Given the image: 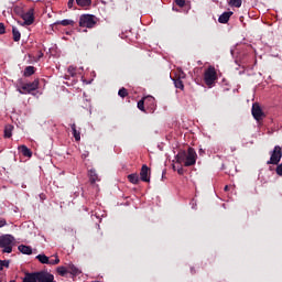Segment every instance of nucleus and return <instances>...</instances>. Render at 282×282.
I'll return each mask as SVG.
<instances>
[{
  "label": "nucleus",
  "mask_w": 282,
  "mask_h": 282,
  "mask_svg": "<svg viewBox=\"0 0 282 282\" xmlns=\"http://www.w3.org/2000/svg\"><path fill=\"white\" fill-rule=\"evenodd\" d=\"M232 15V11L224 12L219 18V23H228L230 21V17Z\"/></svg>",
  "instance_id": "14"
},
{
  "label": "nucleus",
  "mask_w": 282,
  "mask_h": 282,
  "mask_svg": "<svg viewBox=\"0 0 282 282\" xmlns=\"http://www.w3.org/2000/svg\"><path fill=\"white\" fill-rule=\"evenodd\" d=\"M12 246H14V237L12 235L0 236V248L3 253L10 254L12 252Z\"/></svg>",
  "instance_id": "2"
},
{
  "label": "nucleus",
  "mask_w": 282,
  "mask_h": 282,
  "mask_svg": "<svg viewBox=\"0 0 282 282\" xmlns=\"http://www.w3.org/2000/svg\"><path fill=\"white\" fill-rule=\"evenodd\" d=\"M228 3L231 8H241L242 1L241 0H229Z\"/></svg>",
  "instance_id": "26"
},
{
  "label": "nucleus",
  "mask_w": 282,
  "mask_h": 282,
  "mask_svg": "<svg viewBox=\"0 0 282 282\" xmlns=\"http://www.w3.org/2000/svg\"><path fill=\"white\" fill-rule=\"evenodd\" d=\"M34 72H35L34 66H26L24 69L23 76L28 78L30 76H33Z\"/></svg>",
  "instance_id": "20"
},
{
  "label": "nucleus",
  "mask_w": 282,
  "mask_h": 282,
  "mask_svg": "<svg viewBox=\"0 0 282 282\" xmlns=\"http://www.w3.org/2000/svg\"><path fill=\"white\" fill-rule=\"evenodd\" d=\"M1 270H3V267H0V272H1Z\"/></svg>",
  "instance_id": "43"
},
{
  "label": "nucleus",
  "mask_w": 282,
  "mask_h": 282,
  "mask_svg": "<svg viewBox=\"0 0 282 282\" xmlns=\"http://www.w3.org/2000/svg\"><path fill=\"white\" fill-rule=\"evenodd\" d=\"M118 96H120V98H127V96H129V91L127 90V88H121L118 91Z\"/></svg>",
  "instance_id": "27"
},
{
  "label": "nucleus",
  "mask_w": 282,
  "mask_h": 282,
  "mask_svg": "<svg viewBox=\"0 0 282 282\" xmlns=\"http://www.w3.org/2000/svg\"><path fill=\"white\" fill-rule=\"evenodd\" d=\"M252 116L254 118V120H262L263 119V116H265L263 113V110L261 109V106H259V104H253L252 105Z\"/></svg>",
  "instance_id": "9"
},
{
  "label": "nucleus",
  "mask_w": 282,
  "mask_h": 282,
  "mask_svg": "<svg viewBox=\"0 0 282 282\" xmlns=\"http://www.w3.org/2000/svg\"><path fill=\"white\" fill-rule=\"evenodd\" d=\"M173 80H174V85H175L176 89L184 90V82H182V79L174 78Z\"/></svg>",
  "instance_id": "25"
},
{
  "label": "nucleus",
  "mask_w": 282,
  "mask_h": 282,
  "mask_svg": "<svg viewBox=\"0 0 282 282\" xmlns=\"http://www.w3.org/2000/svg\"><path fill=\"white\" fill-rule=\"evenodd\" d=\"M282 158V148L280 145H275L273 151H271V158L267 162V164H273L276 165L279 162H281Z\"/></svg>",
  "instance_id": "6"
},
{
  "label": "nucleus",
  "mask_w": 282,
  "mask_h": 282,
  "mask_svg": "<svg viewBox=\"0 0 282 282\" xmlns=\"http://www.w3.org/2000/svg\"><path fill=\"white\" fill-rule=\"evenodd\" d=\"M72 23H74V21H72V20H62L61 21V25H64V26L72 25Z\"/></svg>",
  "instance_id": "34"
},
{
  "label": "nucleus",
  "mask_w": 282,
  "mask_h": 282,
  "mask_svg": "<svg viewBox=\"0 0 282 282\" xmlns=\"http://www.w3.org/2000/svg\"><path fill=\"white\" fill-rule=\"evenodd\" d=\"M175 3L178 8H184V6H186V0H175Z\"/></svg>",
  "instance_id": "32"
},
{
  "label": "nucleus",
  "mask_w": 282,
  "mask_h": 282,
  "mask_svg": "<svg viewBox=\"0 0 282 282\" xmlns=\"http://www.w3.org/2000/svg\"><path fill=\"white\" fill-rule=\"evenodd\" d=\"M204 80L207 87H212L215 84V80H217V70H215V67L209 66L205 70Z\"/></svg>",
  "instance_id": "3"
},
{
  "label": "nucleus",
  "mask_w": 282,
  "mask_h": 282,
  "mask_svg": "<svg viewBox=\"0 0 282 282\" xmlns=\"http://www.w3.org/2000/svg\"><path fill=\"white\" fill-rule=\"evenodd\" d=\"M67 270L69 274H73V276H78V274H83V271H80V269H78L74 264H68Z\"/></svg>",
  "instance_id": "13"
},
{
  "label": "nucleus",
  "mask_w": 282,
  "mask_h": 282,
  "mask_svg": "<svg viewBox=\"0 0 282 282\" xmlns=\"http://www.w3.org/2000/svg\"><path fill=\"white\" fill-rule=\"evenodd\" d=\"M177 173H178V175H184V169H182V167L178 169V170H177Z\"/></svg>",
  "instance_id": "40"
},
{
  "label": "nucleus",
  "mask_w": 282,
  "mask_h": 282,
  "mask_svg": "<svg viewBox=\"0 0 282 282\" xmlns=\"http://www.w3.org/2000/svg\"><path fill=\"white\" fill-rule=\"evenodd\" d=\"M39 58H43V52H40Z\"/></svg>",
  "instance_id": "42"
},
{
  "label": "nucleus",
  "mask_w": 282,
  "mask_h": 282,
  "mask_svg": "<svg viewBox=\"0 0 282 282\" xmlns=\"http://www.w3.org/2000/svg\"><path fill=\"white\" fill-rule=\"evenodd\" d=\"M145 99V107L149 110V113H153L155 111V98L153 96L144 97Z\"/></svg>",
  "instance_id": "10"
},
{
  "label": "nucleus",
  "mask_w": 282,
  "mask_h": 282,
  "mask_svg": "<svg viewBox=\"0 0 282 282\" xmlns=\"http://www.w3.org/2000/svg\"><path fill=\"white\" fill-rule=\"evenodd\" d=\"M89 177H90L91 184H96V182H100V178L98 177V174L96 173V170L89 171Z\"/></svg>",
  "instance_id": "18"
},
{
  "label": "nucleus",
  "mask_w": 282,
  "mask_h": 282,
  "mask_svg": "<svg viewBox=\"0 0 282 282\" xmlns=\"http://www.w3.org/2000/svg\"><path fill=\"white\" fill-rule=\"evenodd\" d=\"M68 74H69L70 76H76V67L69 66V67H68Z\"/></svg>",
  "instance_id": "33"
},
{
  "label": "nucleus",
  "mask_w": 282,
  "mask_h": 282,
  "mask_svg": "<svg viewBox=\"0 0 282 282\" xmlns=\"http://www.w3.org/2000/svg\"><path fill=\"white\" fill-rule=\"evenodd\" d=\"M96 25V17L91 14H83L79 18V26L80 28H88L91 30Z\"/></svg>",
  "instance_id": "4"
},
{
  "label": "nucleus",
  "mask_w": 282,
  "mask_h": 282,
  "mask_svg": "<svg viewBox=\"0 0 282 282\" xmlns=\"http://www.w3.org/2000/svg\"><path fill=\"white\" fill-rule=\"evenodd\" d=\"M35 259H37V261H40V263H43V264H46V265H48V263H50V258L45 254H37L35 257Z\"/></svg>",
  "instance_id": "19"
},
{
  "label": "nucleus",
  "mask_w": 282,
  "mask_h": 282,
  "mask_svg": "<svg viewBox=\"0 0 282 282\" xmlns=\"http://www.w3.org/2000/svg\"><path fill=\"white\" fill-rule=\"evenodd\" d=\"M6 219L4 218H0V228H3V226H6Z\"/></svg>",
  "instance_id": "38"
},
{
  "label": "nucleus",
  "mask_w": 282,
  "mask_h": 282,
  "mask_svg": "<svg viewBox=\"0 0 282 282\" xmlns=\"http://www.w3.org/2000/svg\"><path fill=\"white\" fill-rule=\"evenodd\" d=\"M224 189H225V192H228V191H230V186L226 185Z\"/></svg>",
  "instance_id": "41"
},
{
  "label": "nucleus",
  "mask_w": 282,
  "mask_h": 282,
  "mask_svg": "<svg viewBox=\"0 0 282 282\" xmlns=\"http://www.w3.org/2000/svg\"><path fill=\"white\" fill-rule=\"evenodd\" d=\"M76 3L79 8H87L88 6H91V0H76Z\"/></svg>",
  "instance_id": "23"
},
{
  "label": "nucleus",
  "mask_w": 282,
  "mask_h": 282,
  "mask_svg": "<svg viewBox=\"0 0 282 282\" xmlns=\"http://www.w3.org/2000/svg\"><path fill=\"white\" fill-rule=\"evenodd\" d=\"M74 7V0H68V8H73Z\"/></svg>",
  "instance_id": "39"
},
{
  "label": "nucleus",
  "mask_w": 282,
  "mask_h": 282,
  "mask_svg": "<svg viewBox=\"0 0 282 282\" xmlns=\"http://www.w3.org/2000/svg\"><path fill=\"white\" fill-rule=\"evenodd\" d=\"M22 282H39V273H25V276L23 278Z\"/></svg>",
  "instance_id": "12"
},
{
  "label": "nucleus",
  "mask_w": 282,
  "mask_h": 282,
  "mask_svg": "<svg viewBox=\"0 0 282 282\" xmlns=\"http://www.w3.org/2000/svg\"><path fill=\"white\" fill-rule=\"evenodd\" d=\"M67 268L65 267H58L57 268V273L59 274V276H65V274H67Z\"/></svg>",
  "instance_id": "28"
},
{
  "label": "nucleus",
  "mask_w": 282,
  "mask_h": 282,
  "mask_svg": "<svg viewBox=\"0 0 282 282\" xmlns=\"http://www.w3.org/2000/svg\"><path fill=\"white\" fill-rule=\"evenodd\" d=\"M18 250L22 252V254H32V247L25 246V245H20L18 247Z\"/></svg>",
  "instance_id": "16"
},
{
  "label": "nucleus",
  "mask_w": 282,
  "mask_h": 282,
  "mask_svg": "<svg viewBox=\"0 0 282 282\" xmlns=\"http://www.w3.org/2000/svg\"><path fill=\"white\" fill-rule=\"evenodd\" d=\"M0 34H6V24L0 23Z\"/></svg>",
  "instance_id": "37"
},
{
  "label": "nucleus",
  "mask_w": 282,
  "mask_h": 282,
  "mask_svg": "<svg viewBox=\"0 0 282 282\" xmlns=\"http://www.w3.org/2000/svg\"><path fill=\"white\" fill-rule=\"evenodd\" d=\"M177 78H180V80L186 78V73L183 72V70H178V77Z\"/></svg>",
  "instance_id": "36"
},
{
  "label": "nucleus",
  "mask_w": 282,
  "mask_h": 282,
  "mask_svg": "<svg viewBox=\"0 0 282 282\" xmlns=\"http://www.w3.org/2000/svg\"><path fill=\"white\" fill-rule=\"evenodd\" d=\"M275 173L282 177V163L276 166Z\"/></svg>",
  "instance_id": "35"
},
{
  "label": "nucleus",
  "mask_w": 282,
  "mask_h": 282,
  "mask_svg": "<svg viewBox=\"0 0 282 282\" xmlns=\"http://www.w3.org/2000/svg\"><path fill=\"white\" fill-rule=\"evenodd\" d=\"M19 151L24 155V158H32V150L25 145H20Z\"/></svg>",
  "instance_id": "15"
},
{
  "label": "nucleus",
  "mask_w": 282,
  "mask_h": 282,
  "mask_svg": "<svg viewBox=\"0 0 282 282\" xmlns=\"http://www.w3.org/2000/svg\"><path fill=\"white\" fill-rule=\"evenodd\" d=\"M149 166L142 165L141 172H140V177L142 182H151V178L149 177Z\"/></svg>",
  "instance_id": "11"
},
{
  "label": "nucleus",
  "mask_w": 282,
  "mask_h": 282,
  "mask_svg": "<svg viewBox=\"0 0 282 282\" xmlns=\"http://www.w3.org/2000/svg\"><path fill=\"white\" fill-rule=\"evenodd\" d=\"M1 268H10V260H0Z\"/></svg>",
  "instance_id": "30"
},
{
  "label": "nucleus",
  "mask_w": 282,
  "mask_h": 282,
  "mask_svg": "<svg viewBox=\"0 0 282 282\" xmlns=\"http://www.w3.org/2000/svg\"><path fill=\"white\" fill-rule=\"evenodd\" d=\"M37 282H54V275L47 271L37 272Z\"/></svg>",
  "instance_id": "8"
},
{
  "label": "nucleus",
  "mask_w": 282,
  "mask_h": 282,
  "mask_svg": "<svg viewBox=\"0 0 282 282\" xmlns=\"http://www.w3.org/2000/svg\"><path fill=\"white\" fill-rule=\"evenodd\" d=\"M12 34H13V41H15V42L21 41V32H19V29L13 26Z\"/></svg>",
  "instance_id": "22"
},
{
  "label": "nucleus",
  "mask_w": 282,
  "mask_h": 282,
  "mask_svg": "<svg viewBox=\"0 0 282 282\" xmlns=\"http://www.w3.org/2000/svg\"><path fill=\"white\" fill-rule=\"evenodd\" d=\"M58 263H61L58 257H56L55 260H48V265H58Z\"/></svg>",
  "instance_id": "31"
},
{
  "label": "nucleus",
  "mask_w": 282,
  "mask_h": 282,
  "mask_svg": "<svg viewBox=\"0 0 282 282\" xmlns=\"http://www.w3.org/2000/svg\"><path fill=\"white\" fill-rule=\"evenodd\" d=\"M145 99H141L139 102H138V109H140V111H145L144 110V106H145Z\"/></svg>",
  "instance_id": "29"
},
{
  "label": "nucleus",
  "mask_w": 282,
  "mask_h": 282,
  "mask_svg": "<svg viewBox=\"0 0 282 282\" xmlns=\"http://www.w3.org/2000/svg\"><path fill=\"white\" fill-rule=\"evenodd\" d=\"M14 127L12 126H6L4 128V138H12V131H13Z\"/></svg>",
  "instance_id": "24"
},
{
  "label": "nucleus",
  "mask_w": 282,
  "mask_h": 282,
  "mask_svg": "<svg viewBox=\"0 0 282 282\" xmlns=\"http://www.w3.org/2000/svg\"><path fill=\"white\" fill-rule=\"evenodd\" d=\"M36 89H39V79H34L32 83L23 84L18 91L20 94H32V91H36Z\"/></svg>",
  "instance_id": "5"
},
{
  "label": "nucleus",
  "mask_w": 282,
  "mask_h": 282,
  "mask_svg": "<svg viewBox=\"0 0 282 282\" xmlns=\"http://www.w3.org/2000/svg\"><path fill=\"white\" fill-rule=\"evenodd\" d=\"M128 180L131 184H138L140 182V176L138 174H129Z\"/></svg>",
  "instance_id": "21"
},
{
  "label": "nucleus",
  "mask_w": 282,
  "mask_h": 282,
  "mask_svg": "<svg viewBox=\"0 0 282 282\" xmlns=\"http://www.w3.org/2000/svg\"><path fill=\"white\" fill-rule=\"evenodd\" d=\"M177 164H184L185 166H195L197 162V152L195 149L188 148L186 151H181L176 155Z\"/></svg>",
  "instance_id": "1"
},
{
  "label": "nucleus",
  "mask_w": 282,
  "mask_h": 282,
  "mask_svg": "<svg viewBox=\"0 0 282 282\" xmlns=\"http://www.w3.org/2000/svg\"><path fill=\"white\" fill-rule=\"evenodd\" d=\"M70 129H72V131H73V135H74L76 142H80V131H78V130L76 129V123H73V124L70 126Z\"/></svg>",
  "instance_id": "17"
},
{
  "label": "nucleus",
  "mask_w": 282,
  "mask_h": 282,
  "mask_svg": "<svg viewBox=\"0 0 282 282\" xmlns=\"http://www.w3.org/2000/svg\"><path fill=\"white\" fill-rule=\"evenodd\" d=\"M23 23L22 25H32L34 23V9H29L26 12L22 13Z\"/></svg>",
  "instance_id": "7"
}]
</instances>
